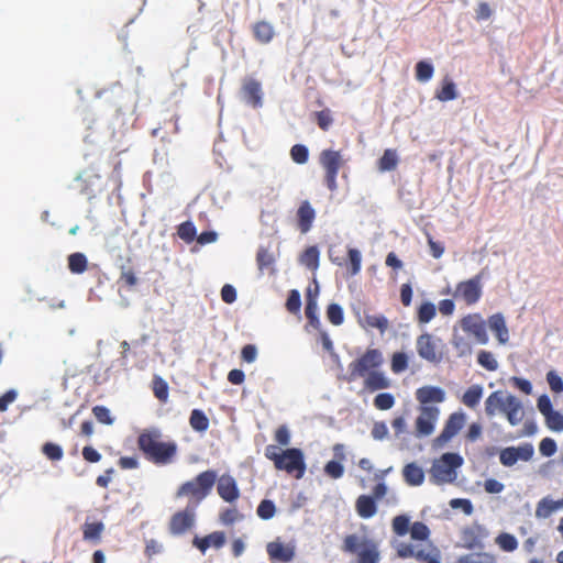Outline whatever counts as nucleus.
<instances>
[{
	"label": "nucleus",
	"mask_w": 563,
	"mask_h": 563,
	"mask_svg": "<svg viewBox=\"0 0 563 563\" xmlns=\"http://www.w3.org/2000/svg\"><path fill=\"white\" fill-rule=\"evenodd\" d=\"M82 539L92 544H98L101 541L102 533L104 531V525L102 521H89L88 519L81 527Z\"/></svg>",
	"instance_id": "21"
},
{
	"label": "nucleus",
	"mask_w": 563,
	"mask_h": 563,
	"mask_svg": "<svg viewBox=\"0 0 563 563\" xmlns=\"http://www.w3.org/2000/svg\"><path fill=\"white\" fill-rule=\"evenodd\" d=\"M276 470L285 471L289 476L299 479L306 472L305 460H273Z\"/></svg>",
	"instance_id": "20"
},
{
	"label": "nucleus",
	"mask_w": 563,
	"mask_h": 563,
	"mask_svg": "<svg viewBox=\"0 0 563 563\" xmlns=\"http://www.w3.org/2000/svg\"><path fill=\"white\" fill-rule=\"evenodd\" d=\"M464 460H434L430 468V479L434 484L452 483L456 478V468Z\"/></svg>",
	"instance_id": "10"
},
{
	"label": "nucleus",
	"mask_w": 563,
	"mask_h": 563,
	"mask_svg": "<svg viewBox=\"0 0 563 563\" xmlns=\"http://www.w3.org/2000/svg\"><path fill=\"white\" fill-rule=\"evenodd\" d=\"M217 477L218 475L214 471L202 472L194 479L184 483L178 488L176 497H188L189 503L187 506L195 505V509H197L198 505L210 494Z\"/></svg>",
	"instance_id": "4"
},
{
	"label": "nucleus",
	"mask_w": 563,
	"mask_h": 563,
	"mask_svg": "<svg viewBox=\"0 0 563 563\" xmlns=\"http://www.w3.org/2000/svg\"><path fill=\"white\" fill-rule=\"evenodd\" d=\"M266 457H303L300 449L282 450L277 445H268L265 452Z\"/></svg>",
	"instance_id": "36"
},
{
	"label": "nucleus",
	"mask_w": 563,
	"mask_h": 563,
	"mask_svg": "<svg viewBox=\"0 0 563 563\" xmlns=\"http://www.w3.org/2000/svg\"><path fill=\"white\" fill-rule=\"evenodd\" d=\"M243 99L253 108H260L263 104V92L261 82L254 78L244 79L241 88Z\"/></svg>",
	"instance_id": "16"
},
{
	"label": "nucleus",
	"mask_w": 563,
	"mask_h": 563,
	"mask_svg": "<svg viewBox=\"0 0 563 563\" xmlns=\"http://www.w3.org/2000/svg\"><path fill=\"white\" fill-rule=\"evenodd\" d=\"M218 494L225 501H234L239 497V489L235 481L228 476L221 477L218 483Z\"/></svg>",
	"instance_id": "23"
},
{
	"label": "nucleus",
	"mask_w": 563,
	"mask_h": 563,
	"mask_svg": "<svg viewBox=\"0 0 563 563\" xmlns=\"http://www.w3.org/2000/svg\"><path fill=\"white\" fill-rule=\"evenodd\" d=\"M275 442L280 446H287L290 442V433L286 426H279L275 431Z\"/></svg>",
	"instance_id": "64"
},
{
	"label": "nucleus",
	"mask_w": 563,
	"mask_h": 563,
	"mask_svg": "<svg viewBox=\"0 0 563 563\" xmlns=\"http://www.w3.org/2000/svg\"><path fill=\"white\" fill-rule=\"evenodd\" d=\"M489 329L496 334L500 344H506L509 340V331L505 318L501 313H495L488 318Z\"/></svg>",
	"instance_id": "22"
},
{
	"label": "nucleus",
	"mask_w": 563,
	"mask_h": 563,
	"mask_svg": "<svg viewBox=\"0 0 563 563\" xmlns=\"http://www.w3.org/2000/svg\"><path fill=\"white\" fill-rule=\"evenodd\" d=\"M477 363L489 372H494L498 368V362L494 354L489 351L482 350L477 354Z\"/></svg>",
	"instance_id": "43"
},
{
	"label": "nucleus",
	"mask_w": 563,
	"mask_h": 563,
	"mask_svg": "<svg viewBox=\"0 0 563 563\" xmlns=\"http://www.w3.org/2000/svg\"><path fill=\"white\" fill-rule=\"evenodd\" d=\"M391 528L396 536L410 534L412 542H399L396 544V553L400 559H416L422 563H441L440 551L430 541L431 531L422 521L410 522L407 515H398L393 518Z\"/></svg>",
	"instance_id": "1"
},
{
	"label": "nucleus",
	"mask_w": 563,
	"mask_h": 563,
	"mask_svg": "<svg viewBox=\"0 0 563 563\" xmlns=\"http://www.w3.org/2000/svg\"><path fill=\"white\" fill-rule=\"evenodd\" d=\"M402 475L405 482L410 486H419L424 481V472L422 467L415 462L408 463L404 467Z\"/></svg>",
	"instance_id": "29"
},
{
	"label": "nucleus",
	"mask_w": 563,
	"mask_h": 563,
	"mask_svg": "<svg viewBox=\"0 0 563 563\" xmlns=\"http://www.w3.org/2000/svg\"><path fill=\"white\" fill-rule=\"evenodd\" d=\"M485 413L487 417L503 413L509 424L518 426L522 422L526 412L522 401L518 397L501 390H496L485 400Z\"/></svg>",
	"instance_id": "2"
},
{
	"label": "nucleus",
	"mask_w": 563,
	"mask_h": 563,
	"mask_svg": "<svg viewBox=\"0 0 563 563\" xmlns=\"http://www.w3.org/2000/svg\"><path fill=\"white\" fill-rule=\"evenodd\" d=\"M314 120L322 131H328L333 123V117L330 109H323L314 113Z\"/></svg>",
	"instance_id": "51"
},
{
	"label": "nucleus",
	"mask_w": 563,
	"mask_h": 563,
	"mask_svg": "<svg viewBox=\"0 0 563 563\" xmlns=\"http://www.w3.org/2000/svg\"><path fill=\"white\" fill-rule=\"evenodd\" d=\"M563 507V500H553L549 497L542 498L536 507V517L539 519L549 518L553 512Z\"/></svg>",
	"instance_id": "28"
},
{
	"label": "nucleus",
	"mask_w": 563,
	"mask_h": 563,
	"mask_svg": "<svg viewBox=\"0 0 563 563\" xmlns=\"http://www.w3.org/2000/svg\"><path fill=\"white\" fill-rule=\"evenodd\" d=\"M482 396L483 387L478 384H475L465 390V393L462 396V402L466 407L474 409L479 404Z\"/></svg>",
	"instance_id": "32"
},
{
	"label": "nucleus",
	"mask_w": 563,
	"mask_h": 563,
	"mask_svg": "<svg viewBox=\"0 0 563 563\" xmlns=\"http://www.w3.org/2000/svg\"><path fill=\"white\" fill-rule=\"evenodd\" d=\"M483 434V427L478 422H473L468 426L467 431L464 434V440L466 442H475L477 441Z\"/></svg>",
	"instance_id": "61"
},
{
	"label": "nucleus",
	"mask_w": 563,
	"mask_h": 563,
	"mask_svg": "<svg viewBox=\"0 0 563 563\" xmlns=\"http://www.w3.org/2000/svg\"><path fill=\"white\" fill-rule=\"evenodd\" d=\"M177 234L183 241L190 243L195 240L197 230L191 221H186L178 225Z\"/></svg>",
	"instance_id": "44"
},
{
	"label": "nucleus",
	"mask_w": 563,
	"mask_h": 563,
	"mask_svg": "<svg viewBox=\"0 0 563 563\" xmlns=\"http://www.w3.org/2000/svg\"><path fill=\"white\" fill-rule=\"evenodd\" d=\"M301 307V300H300V294L298 290L292 289L289 291L287 301H286V308L290 313H298L300 311Z\"/></svg>",
	"instance_id": "58"
},
{
	"label": "nucleus",
	"mask_w": 563,
	"mask_h": 563,
	"mask_svg": "<svg viewBox=\"0 0 563 563\" xmlns=\"http://www.w3.org/2000/svg\"><path fill=\"white\" fill-rule=\"evenodd\" d=\"M118 283L132 288L137 284V277L131 267L122 266Z\"/></svg>",
	"instance_id": "55"
},
{
	"label": "nucleus",
	"mask_w": 563,
	"mask_h": 563,
	"mask_svg": "<svg viewBox=\"0 0 563 563\" xmlns=\"http://www.w3.org/2000/svg\"><path fill=\"white\" fill-rule=\"evenodd\" d=\"M379 556L377 543L373 540H365L363 549L357 553V563H378Z\"/></svg>",
	"instance_id": "27"
},
{
	"label": "nucleus",
	"mask_w": 563,
	"mask_h": 563,
	"mask_svg": "<svg viewBox=\"0 0 563 563\" xmlns=\"http://www.w3.org/2000/svg\"><path fill=\"white\" fill-rule=\"evenodd\" d=\"M437 314V307L431 301L422 302L417 310V321L420 324L430 322Z\"/></svg>",
	"instance_id": "37"
},
{
	"label": "nucleus",
	"mask_w": 563,
	"mask_h": 563,
	"mask_svg": "<svg viewBox=\"0 0 563 563\" xmlns=\"http://www.w3.org/2000/svg\"><path fill=\"white\" fill-rule=\"evenodd\" d=\"M384 363L383 353L378 349H368L364 354L349 364V382L365 377L372 371H375Z\"/></svg>",
	"instance_id": "6"
},
{
	"label": "nucleus",
	"mask_w": 563,
	"mask_h": 563,
	"mask_svg": "<svg viewBox=\"0 0 563 563\" xmlns=\"http://www.w3.org/2000/svg\"><path fill=\"white\" fill-rule=\"evenodd\" d=\"M266 550L271 560H278L287 563L295 558V548L279 541L269 542Z\"/></svg>",
	"instance_id": "19"
},
{
	"label": "nucleus",
	"mask_w": 563,
	"mask_h": 563,
	"mask_svg": "<svg viewBox=\"0 0 563 563\" xmlns=\"http://www.w3.org/2000/svg\"><path fill=\"white\" fill-rule=\"evenodd\" d=\"M190 427L198 432H205L209 428V419L200 409H194L189 417Z\"/></svg>",
	"instance_id": "34"
},
{
	"label": "nucleus",
	"mask_w": 563,
	"mask_h": 563,
	"mask_svg": "<svg viewBox=\"0 0 563 563\" xmlns=\"http://www.w3.org/2000/svg\"><path fill=\"white\" fill-rule=\"evenodd\" d=\"M355 509L361 518L368 519L377 511L375 499L368 495H361L356 499Z\"/></svg>",
	"instance_id": "26"
},
{
	"label": "nucleus",
	"mask_w": 563,
	"mask_h": 563,
	"mask_svg": "<svg viewBox=\"0 0 563 563\" xmlns=\"http://www.w3.org/2000/svg\"><path fill=\"white\" fill-rule=\"evenodd\" d=\"M327 318L333 325H341L344 321L342 307L338 303H330L327 308Z\"/></svg>",
	"instance_id": "46"
},
{
	"label": "nucleus",
	"mask_w": 563,
	"mask_h": 563,
	"mask_svg": "<svg viewBox=\"0 0 563 563\" xmlns=\"http://www.w3.org/2000/svg\"><path fill=\"white\" fill-rule=\"evenodd\" d=\"M227 538L223 531H214L212 533L207 534L203 538L195 537L192 540V545L196 547L202 554L209 548L220 549L225 544Z\"/></svg>",
	"instance_id": "18"
},
{
	"label": "nucleus",
	"mask_w": 563,
	"mask_h": 563,
	"mask_svg": "<svg viewBox=\"0 0 563 563\" xmlns=\"http://www.w3.org/2000/svg\"><path fill=\"white\" fill-rule=\"evenodd\" d=\"M534 454V448L531 443L526 442L518 446H509L504 449L499 457H532Z\"/></svg>",
	"instance_id": "31"
},
{
	"label": "nucleus",
	"mask_w": 563,
	"mask_h": 563,
	"mask_svg": "<svg viewBox=\"0 0 563 563\" xmlns=\"http://www.w3.org/2000/svg\"><path fill=\"white\" fill-rule=\"evenodd\" d=\"M390 368L395 374L402 373L408 368V356L404 352H395L391 356Z\"/></svg>",
	"instance_id": "47"
},
{
	"label": "nucleus",
	"mask_w": 563,
	"mask_h": 563,
	"mask_svg": "<svg viewBox=\"0 0 563 563\" xmlns=\"http://www.w3.org/2000/svg\"><path fill=\"white\" fill-rule=\"evenodd\" d=\"M88 267V261L84 253L76 252L68 256V268L73 274H82Z\"/></svg>",
	"instance_id": "35"
},
{
	"label": "nucleus",
	"mask_w": 563,
	"mask_h": 563,
	"mask_svg": "<svg viewBox=\"0 0 563 563\" xmlns=\"http://www.w3.org/2000/svg\"><path fill=\"white\" fill-rule=\"evenodd\" d=\"M320 253L317 246H309L300 256V263L314 272L319 267Z\"/></svg>",
	"instance_id": "33"
},
{
	"label": "nucleus",
	"mask_w": 563,
	"mask_h": 563,
	"mask_svg": "<svg viewBox=\"0 0 563 563\" xmlns=\"http://www.w3.org/2000/svg\"><path fill=\"white\" fill-rule=\"evenodd\" d=\"M324 472L331 478H340L344 473L343 465L336 460H330L324 466Z\"/></svg>",
	"instance_id": "59"
},
{
	"label": "nucleus",
	"mask_w": 563,
	"mask_h": 563,
	"mask_svg": "<svg viewBox=\"0 0 563 563\" xmlns=\"http://www.w3.org/2000/svg\"><path fill=\"white\" fill-rule=\"evenodd\" d=\"M252 32L255 41L261 44H268L275 36V30L267 21L255 22L252 25Z\"/></svg>",
	"instance_id": "24"
},
{
	"label": "nucleus",
	"mask_w": 563,
	"mask_h": 563,
	"mask_svg": "<svg viewBox=\"0 0 563 563\" xmlns=\"http://www.w3.org/2000/svg\"><path fill=\"white\" fill-rule=\"evenodd\" d=\"M496 543L501 550L506 552H512L518 548L517 539L512 534L507 532L500 533L496 538Z\"/></svg>",
	"instance_id": "45"
},
{
	"label": "nucleus",
	"mask_w": 563,
	"mask_h": 563,
	"mask_svg": "<svg viewBox=\"0 0 563 563\" xmlns=\"http://www.w3.org/2000/svg\"><path fill=\"white\" fill-rule=\"evenodd\" d=\"M450 506L453 509H462L465 515H472L474 510L472 501L466 498L451 499Z\"/></svg>",
	"instance_id": "62"
},
{
	"label": "nucleus",
	"mask_w": 563,
	"mask_h": 563,
	"mask_svg": "<svg viewBox=\"0 0 563 563\" xmlns=\"http://www.w3.org/2000/svg\"><path fill=\"white\" fill-rule=\"evenodd\" d=\"M390 471V468L377 471L374 473L373 479L378 481V484L373 489V498L374 499H380L383 498L387 493V487L384 483V478L386 474Z\"/></svg>",
	"instance_id": "42"
},
{
	"label": "nucleus",
	"mask_w": 563,
	"mask_h": 563,
	"mask_svg": "<svg viewBox=\"0 0 563 563\" xmlns=\"http://www.w3.org/2000/svg\"><path fill=\"white\" fill-rule=\"evenodd\" d=\"M256 263L261 271L269 268L274 264V257L268 250L261 247L256 254Z\"/></svg>",
	"instance_id": "57"
},
{
	"label": "nucleus",
	"mask_w": 563,
	"mask_h": 563,
	"mask_svg": "<svg viewBox=\"0 0 563 563\" xmlns=\"http://www.w3.org/2000/svg\"><path fill=\"white\" fill-rule=\"evenodd\" d=\"M365 325L378 329L382 333L385 332L388 328V320L383 314H365L364 316Z\"/></svg>",
	"instance_id": "41"
},
{
	"label": "nucleus",
	"mask_w": 563,
	"mask_h": 563,
	"mask_svg": "<svg viewBox=\"0 0 563 563\" xmlns=\"http://www.w3.org/2000/svg\"><path fill=\"white\" fill-rule=\"evenodd\" d=\"M547 382L553 393L560 394L563 391V380L554 371L547 374Z\"/></svg>",
	"instance_id": "63"
},
{
	"label": "nucleus",
	"mask_w": 563,
	"mask_h": 563,
	"mask_svg": "<svg viewBox=\"0 0 563 563\" xmlns=\"http://www.w3.org/2000/svg\"><path fill=\"white\" fill-rule=\"evenodd\" d=\"M152 389L154 396L161 401V402H167L168 400V384L164 378L161 376H154L152 382Z\"/></svg>",
	"instance_id": "39"
},
{
	"label": "nucleus",
	"mask_w": 563,
	"mask_h": 563,
	"mask_svg": "<svg viewBox=\"0 0 563 563\" xmlns=\"http://www.w3.org/2000/svg\"><path fill=\"white\" fill-rule=\"evenodd\" d=\"M465 423V412L460 410L450 413L439 435H437L431 441V449L434 452H439L449 448L451 441L460 433V431L464 428Z\"/></svg>",
	"instance_id": "5"
},
{
	"label": "nucleus",
	"mask_w": 563,
	"mask_h": 563,
	"mask_svg": "<svg viewBox=\"0 0 563 563\" xmlns=\"http://www.w3.org/2000/svg\"><path fill=\"white\" fill-rule=\"evenodd\" d=\"M461 325L462 329L472 334L478 343L486 344L488 342L486 323L478 313L464 317L461 321Z\"/></svg>",
	"instance_id": "15"
},
{
	"label": "nucleus",
	"mask_w": 563,
	"mask_h": 563,
	"mask_svg": "<svg viewBox=\"0 0 563 563\" xmlns=\"http://www.w3.org/2000/svg\"><path fill=\"white\" fill-rule=\"evenodd\" d=\"M457 563H496V559L488 553H475L460 558Z\"/></svg>",
	"instance_id": "48"
},
{
	"label": "nucleus",
	"mask_w": 563,
	"mask_h": 563,
	"mask_svg": "<svg viewBox=\"0 0 563 563\" xmlns=\"http://www.w3.org/2000/svg\"><path fill=\"white\" fill-rule=\"evenodd\" d=\"M92 413L96 417V419L101 423H113V418L111 417L110 410L104 406H95L92 408Z\"/></svg>",
	"instance_id": "60"
},
{
	"label": "nucleus",
	"mask_w": 563,
	"mask_h": 563,
	"mask_svg": "<svg viewBox=\"0 0 563 563\" xmlns=\"http://www.w3.org/2000/svg\"><path fill=\"white\" fill-rule=\"evenodd\" d=\"M290 157L297 164H300V165L306 164L309 158L308 147L302 144H295L290 148Z\"/></svg>",
	"instance_id": "50"
},
{
	"label": "nucleus",
	"mask_w": 563,
	"mask_h": 563,
	"mask_svg": "<svg viewBox=\"0 0 563 563\" xmlns=\"http://www.w3.org/2000/svg\"><path fill=\"white\" fill-rule=\"evenodd\" d=\"M416 399L420 406L441 404L445 400V391L438 386H422L416 390Z\"/></svg>",
	"instance_id": "17"
},
{
	"label": "nucleus",
	"mask_w": 563,
	"mask_h": 563,
	"mask_svg": "<svg viewBox=\"0 0 563 563\" xmlns=\"http://www.w3.org/2000/svg\"><path fill=\"white\" fill-rule=\"evenodd\" d=\"M328 254L329 260L334 265L340 267L346 266L351 276H355L361 272L362 255L357 249L350 247L347 250V261L344 260V256L341 254V251L334 245L329 247Z\"/></svg>",
	"instance_id": "13"
},
{
	"label": "nucleus",
	"mask_w": 563,
	"mask_h": 563,
	"mask_svg": "<svg viewBox=\"0 0 563 563\" xmlns=\"http://www.w3.org/2000/svg\"><path fill=\"white\" fill-rule=\"evenodd\" d=\"M366 539L360 538L357 534H347L343 540L342 550L346 553L357 554Z\"/></svg>",
	"instance_id": "40"
},
{
	"label": "nucleus",
	"mask_w": 563,
	"mask_h": 563,
	"mask_svg": "<svg viewBox=\"0 0 563 563\" xmlns=\"http://www.w3.org/2000/svg\"><path fill=\"white\" fill-rule=\"evenodd\" d=\"M440 416V409L435 406H420L419 415L415 422V432L418 438H426L433 433Z\"/></svg>",
	"instance_id": "11"
},
{
	"label": "nucleus",
	"mask_w": 563,
	"mask_h": 563,
	"mask_svg": "<svg viewBox=\"0 0 563 563\" xmlns=\"http://www.w3.org/2000/svg\"><path fill=\"white\" fill-rule=\"evenodd\" d=\"M344 163L340 151L323 150L319 154V164L324 170V184L330 191L338 189L336 177Z\"/></svg>",
	"instance_id": "7"
},
{
	"label": "nucleus",
	"mask_w": 563,
	"mask_h": 563,
	"mask_svg": "<svg viewBox=\"0 0 563 563\" xmlns=\"http://www.w3.org/2000/svg\"><path fill=\"white\" fill-rule=\"evenodd\" d=\"M433 66L427 62H418L416 65V78L419 81H428L433 76Z\"/></svg>",
	"instance_id": "53"
},
{
	"label": "nucleus",
	"mask_w": 563,
	"mask_h": 563,
	"mask_svg": "<svg viewBox=\"0 0 563 563\" xmlns=\"http://www.w3.org/2000/svg\"><path fill=\"white\" fill-rule=\"evenodd\" d=\"M196 523V509L194 506H186L185 509L176 511L169 519L168 531L172 536H183L189 532Z\"/></svg>",
	"instance_id": "12"
},
{
	"label": "nucleus",
	"mask_w": 563,
	"mask_h": 563,
	"mask_svg": "<svg viewBox=\"0 0 563 563\" xmlns=\"http://www.w3.org/2000/svg\"><path fill=\"white\" fill-rule=\"evenodd\" d=\"M443 342L428 332L420 334L416 341L418 355L432 364H439L443 361Z\"/></svg>",
	"instance_id": "8"
},
{
	"label": "nucleus",
	"mask_w": 563,
	"mask_h": 563,
	"mask_svg": "<svg viewBox=\"0 0 563 563\" xmlns=\"http://www.w3.org/2000/svg\"><path fill=\"white\" fill-rule=\"evenodd\" d=\"M397 155L393 150H386L379 159L380 170H393L397 166Z\"/></svg>",
	"instance_id": "52"
},
{
	"label": "nucleus",
	"mask_w": 563,
	"mask_h": 563,
	"mask_svg": "<svg viewBox=\"0 0 563 563\" xmlns=\"http://www.w3.org/2000/svg\"><path fill=\"white\" fill-rule=\"evenodd\" d=\"M545 424L553 431H563V415L556 410H552L544 416Z\"/></svg>",
	"instance_id": "49"
},
{
	"label": "nucleus",
	"mask_w": 563,
	"mask_h": 563,
	"mask_svg": "<svg viewBox=\"0 0 563 563\" xmlns=\"http://www.w3.org/2000/svg\"><path fill=\"white\" fill-rule=\"evenodd\" d=\"M316 217L317 212L311 202L309 200H302L295 214V224L297 230L302 234L308 233L313 225Z\"/></svg>",
	"instance_id": "14"
},
{
	"label": "nucleus",
	"mask_w": 563,
	"mask_h": 563,
	"mask_svg": "<svg viewBox=\"0 0 563 563\" xmlns=\"http://www.w3.org/2000/svg\"><path fill=\"white\" fill-rule=\"evenodd\" d=\"M395 405V398L389 393L378 394L374 398V406L379 410H388Z\"/></svg>",
	"instance_id": "56"
},
{
	"label": "nucleus",
	"mask_w": 563,
	"mask_h": 563,
	"mask_svg": "<svg viewBox=\"0 0 563 563\" xmlns=\"http://www.w3.org/2000/svg\"><path fill=\"white\" fill-rule=\"evenodd\" d=\"M140 450L148 457H174L177 443L158 429L144 430L137 438Z\"/></svg>",
	"instance_id": "3"
},
{
	"label": "nucleus",
	"mask_w": 563,
	"mask_h": 563,
	"mask_svg": "<svg viewBox=\"0 0 563 563\" xmlns=\"http://www.w3.org/2000/svg\"><path fill=\"white\" fill-rule=\"evenodd\" d=\"M364 385L365 388L374 391L388 388L390 383L382 372L375 369L365 375Z\"/></svg>",
	"instance_id": "30"
},
{
	"label": "nucleus",
	"mask_w": 563,
	"mask_h": 563,
	"mask_svg": "<svg viewBox=\"0 0 563 563\" xmlns=\"http://www.w3.org/2000/svg\"><path fill=\"white\" fill-rule=\"evenodd\" d=\"M257 516L263 520H268L276 512L275 504L269 499H263L257 507Z\"/></svg>",
	"instance_id": "54"
},
{
	"label": "nucleus",
	"mask_w": 563,
	"mask_h": 563,
	"mask_svg": "<svg viewBox=\"0 0 563 563\" xmlns=\"http://www.w3.org/2000/svg\"><path fill=\"white\" fill-rule=\"evenodd\" d=\"M482 279L483 275L479 273L467 280L460 282L455 287L454 298L463 300L466 306L475 305L483 294Z\"/></svg>",
	"instance_id": "9"
},
{
	"label": "nucleus",
	"mask_w": 563,
	"mask_h": 563,
	"mask_svg": "<svg viewBox=\"0 0 563 563\" xmlns=\"http://www.w3.org/2000/svg\"><path fill=\"white\" fill-rule=\"evenodd\" d=\"M318 285L316 286V292L312 294L311 289H308L307 292V302L305 308L306 317L309 321V323L316 328L319 329L321 323L318 317V303H317V296H318Z\"/></svg>",
	"instance_id": "25"
},
{
	"label": "nucleus",
	"mask_w": 563,
	"mask_h": 563,
	"mask_svg": "<svg viewBox=\"0 0 563 563\" xmlns=\"http://www.w3.org/2000/svg\"><path fill=\"white\" fill-rule=\"evenodd\" d=\"M457 97L455 84L445 78L442 82L441 89H439L435 93V98L440 101H450L454 100Z\"/></svg>",
	"instance_id": "38"
}]
</instances>
